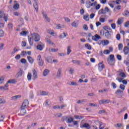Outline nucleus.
Returning <instances> with one entry per match:
<instances>
[{
    "label": "nucleus",
    "mask_w": 129,
    "mask_h": 129,
    "mask_svg": "<svg viewBox=\"0 0 129 129\" xmlns=\"http://www.w3.org/2000/svg\"><path fill=\"white\" fill-rule=\"evenodd\" d=\"M111 85L114 89H115V88H116V84H115V83L112 82L111 83Z\"/></svg>",
    "instance_id": "13d9d810"
},
{
    "label": "nucleus",
    "mask_w": 129,
    "mask_h": 129,
    "mask_svg": "<svg viewBox=\"0 0 129 129\" xmlns=\"http://www.w3.org/2000/svg\"><path fill=\"white\" fill-rule=\"evenodd\" d=\"M122 20H123V17H121L120 18H119L117 20V24L118 25H121V24H122V23L123 22V21H122Z\"/></svg>",
    "instance_id": "6ab92c4d"
},
{
    "label": "nucleus",
    "mask_w": 129,
    "mask_h": 129,
    "mask_svg": "<svg viewBox=\"0 0 129 129\" xmlns=\"http://www.w3.org/2000/svg\"><path fill=\"white\" fill-rule=\"evenodd\" d=\"M85 47L87 48L88 50H91L92 49L91 45L88 43L86 44Z\"/></svg>",
    "instance_id": "c9c22d12"
},
{
    "label": "nucleus",
    "mask_w": 129,
    "mask_h": 129,
    "mask_svg": "<svg viewBox=\"0 0 129 129\" xmlns=\"http://www.w3.org/2000/svg\"><path fill=\"white\" fill-rule=\"evenodd\" d=\"M117 59H118V60H119V61L121 60V55H120L119 54H117Z\"/></svg>",
    "instance_id": "0e129e2a"
},
{
    "label": "nucleus",
    "mask_w": 129,
    "mask_h": 129,
    "mask_svg": "<svg viewBox=\"0 0 129 129\" xmlns=\"http://www.w3.org/2000/svg\"><path fill=\"white\" fill-rule=\"evenodd\" d=\"M109 60H112L114 61V60H115L114 55L113 54H110V59Z\"/></svg>",
    "instance_id": "864d4df0"
},
{
    "label": "nucleus",
    "mask_w": 129,
    "mask_h": 129,
    "mask_svg": "<svg viewBox=\"0 0 129 129\" xmlns=\"http://www.w3.org/2000/svg\"><path fill=\"white\" fill-rule=\"evenodd\" d=\"M102 45L103 46H107V45L109 44V41L107 40H102Z\"/></svg>",
    "instance_id": "4468645a"
},
{
    "label": "nucleus",
    "mask_w": 129,
    "mask_h": 129,
    "mask_svg": "<svg viewBox=\"0 0 129 129\" xmlns=\"http://www.w3.org/2000/svg\"><path fill=\"white\" fill-rule=\"evenodd\" d=\"M62 121H68V117L67 116H64L61 118Z\"/></svg>",
    "instance_id": "4c0bfd02"
},
{
    "label": "nucleus",
    "mask_w": 129,
    "mask_h": 129,
    "mask_svg": "<svg viewBox=\"0 0 129 129\" xmlns=\"http://www.w3.org/2000/svg\"><path fill=\"white\" fill-rule=\"evenodd\" d=\"M104 30L106 31V30H109V31H111V28L108 26H105L103 27Z\"/></svg>",
    "instance_id": "603ef678"
},
{
    "label": "nucleus",
    "mask_w": 129,
    "mask_h": 129,
    "mask_svg": "<svg viewBox=\"0 0 129 129\" xmlns=\"http://www.w3.org/2000/svg\"><path fill=\"white\" fill-rule=\"evenodd\" d=\"M73 120H74V119L71 117L70 118H68V121H67V122L68 123H71V122H73Z\"/></svg>",
    "instance_id": "7c9ffc66"
},
{
    "label": "nucleus",
    "mask_w": 129,
    "mask_h": 129,
    "mask_svg": "<svg viewBox=\"0 0 129 129\" xmlns=\"http://www.w3.org/2000/svg\"><path fill=\"white\" fill-rule=\"evenodd\" d=\"M124 16H125L126 17H127V16H129V11H125Z\"/></svg>",
    "instance_id": "774afa93"
},
{
    "label": "nucleus",
    "mask_w": 129,
    "mask_h": 129,
    "mask_svg": "<svg viewBox=\"0 0 129 129\" xmlns=\"http://www.w3.org/2000/svg\"><path fill=\"white\" fill-rule=\"evenodd\" d=\"M83 28L84 29H85V31L88 30V26L86 24L84 25Z\"/></svg>",
    "instance_id": "3c124183"
},
{
    "label": "nucleus",
    "mask_w": 129,
    "mask_h": 129,
    "mask_svg": "<svg viewBox=\"0 0 129 129\" xmlns=\"http://www.w3.org/2000/svg\"><path fill=\"white\" fill-rule=\"evenodd\" d=\"M33 7L35 10H36V11L38 12V3L37 2H34V4H33Z\"/></svg>",
    "instance_id": "f704fd0d"
},
{
    "label": "nucleus",
    "mask_w": 129,
    "mask_h": 129,
    "mask_svg": "<svg viewBox=\"0 0 129 129\" xmlns=\"http://www.w3.org/2000/svg\"><path fill=\"white\" fill-rule=\"evenodd\" d=\"M123 52L124 55H127L128 54V47L125 46L123 48Z\"/></svg>",
    "instance_id": "2eb2a0df"
},
{
    "label": "nucleus",
    "mask_w": 129,
    "mask_h": 129,
    "mask_svg": "<svg viewBox=\"0 0 129 129\" xmlns=\"http://www.w3.org/2000/svg\"><path fill=\"white\" fill-rule=\"evenodd\" d=\"M125 88V86H124L123 84H120L119 86V88L122 89V90H124V88Z\"/></svg>",
    "instance_id": "5fc2aeb1"
},
{
    "label": "nucleus",
    "mask_w": 129,
    "mask_h": 129,
    "mask_svg": "<svg viewBox=\"0 0 129 129\" xmlns=\"http://www.w3.org/2000/svg\"><path fill=\"white\" fill-rule=\"evenodd\" d=\"M32 72H33V77H34L33 78V80H36V79H37L38 78V75L37 74V71H35V69H34L32 71Z\"/></svg>",
    "instance_id": "0eeeda50"
},
{
    "label": "nucleus",
    "mask_w": 129,
    "mask_h": 129,
    "mask_svg": "<svg viewBox=\"0 0 129 129\" xmlns=\"http://www.w3.org/2000/svg\"><path fill=\"white\" fill-rule=\"evenodd\" d=\"M2 18H4L5 22L8 21V16L5 15V12L4 11H0V18L2 19Z\"/></svg>",
    "instance_id": "7ed1b4c3"
},
{
    "label": "nucleus",
    "mask_w": 129,
    "mask_h": 129,
    "mask_svg": "<svg viewBox=\"0 0 129 129\" xmlns=\"http://www.w3.org/2000/svg\"><path fill=\"white\" fill-rule=\"evenodd\" d=\"M122 126V124H121V123H117L116 124L114 125V126H115V127H121Z\"/></svg>",
    "instance_id": "4d7b16f0"
},
{
    "label": "nucleus",
    "mask_w": 129,
    "mask_h": 129,
    "mask_svg": "<svg viewBox=\"0 0 129 129\" xmlns=\"http://www.w3.org/2000/svg\"><path fill=\"white\" fill-rule=\"evenodd\" d=\"M40 95L41 96H44V95H48V94H49V93H48L47 92H46L45 91H40Z\"/></svg>",
    "instance_id": "473e14b6"
},
{
    "label": "nucleus",
    "mask_w": 129,
    "mask_h": 129,
    "mask_svg": "<svg viewBox=\"0 0 129 129\" xmlns=\"http://www.w3.org/2000/svg\"><path fill=\"white\" fill-rule=\"evenodd\" d=\"M32 38L35 42H39L40 41V35L38 33H33L32 34Z\"/></svg>",
    "instance_id": "f257e3e1"
},
{
    "label": "nucleus",
    "mask_w": 129,
    "mask_h": 129,
    "mask_svg": "<svg viewBox=\"0 0 129 129\" xmlns=\"http://www.w3.org/2000/svg\"><path fill=\"white\" fill-rule=\"evenodd\" d=\"M37 61L38 63L39 66H43L44 65V60L42 59V57L41 56V55H39L37 56Z\"/></svg>",
    "instance_id": "f03ea898"
},
{
    "label": "nucleus",
    "mask_w": 129,
    "mask_h": 129,
    "mask_svg": "<svg viewBox=\"0 0 129 129\" xmlns=\"http://www.w3.org/2000/svg\"><path fill=\"white\" fill-rule=\"evenodd\" d=\"M21 55L22 56H25V55H27V51L24 50L22 51Z\"/></svg>",
    "instance_id": "bf43d9fd"
},
{
    "label": "nucleus",
    "mask_w": 129,
    "mask_h": 129,
    "mask_svg": "<svg viewBox=\"0 0 129 129\" xmlns=\"http://www.w3.org/2000/svg\"><path fill=\"white\" fill-rule=\"evenodd\" d=\"M46 61L48 63H52V57L49 56L45 58Z\"/></svg>",
    "instance_id": "cd10ccee"
},
{
    "label": "nucleus",
    "mask_w": 129,
    "mask_h": 129,
    "mask_svg": "<svg viewBox=\"0 0 129 129\" xmlns=\"http://www.w3.org/2000/svg\"><path fill=\"white\" fill-rule=\"evenodd\" d=\"M6 103V100L5 99H0V104Z\"/></svg>",
    "instance_id": "680f3d73"
},
{
    "label": "nucleus",
    "mask_w": 129,
    "mask_h": 129,
    "mask_svg": "<svg viewBox=\"0 0 129 129\" xmlns=\"http://www.w3.org/2000/svg\"><path fill=\"white\" fill-rule=\"evenodd\" d=\"M5 35V32H4V31L3 30L0 29V37H4Z\"/></svg>",
    "instance_id": "09e8293b"
},
{
    "label": "nucleus",
    "mask_w": 129,
    "mask_h": 129,
    "mask_svg": "<svg viewBox=\"0 0 129 129\" xmlns=\"http://www.w3.org/2000/svg\"><path fill=\"white\" fill-rule=\"evenodd\" d=\"M49 71L48 69L44 70V71L43 73V76H47V75H48V73H49Z\"/></svg>",
    "instance_id": "c85d7f7f"
},
{
    "label": "nucleus",
    "mask_w": 129,
    "mask_h": 129,
    "mask_svg": "<svg viewBox=\"0 0 129 129\" xmlns=\"http://www.w3.org/2000/svg\"><path fill=\"white\" fill-rule=\"evenodd\" d=\"M123 92L122 91H121L120 89H118L117 90L116 92H115V94H117V93H120V94H121V93H122Z\"/></svg>",
    "instance_id": "052dcab7"
},
{
    "label": "nucleus",
    "mask_w": 129,
    "mask_h": 129,
    "mask_svg": "<svg viewBox=\"0 0 129 129\" xmlns=\"http://www.w3.org/2000/svg\"><path fill=\"white\" fill-rule=\"evenodd\" d=\"M106 111L105 110H100L99 111H98V113L99 114H101L102 113H105Z\"/></svg>",
    "instance_id": "6e6d98bb"
},
{
    "label": "nucleus",
    "mask_w": 129,
    "mask_h": 129,
    "mask_svg": "<svg viewBox=\"0 0 129 129\" xmlns=\"http://www.w3.org/2000/svg\"><path fill=\"white\" fill-rule=\"evenodd\" d=\"M20 62L21 63H22L23 64H26V63H27V60H26L25 58H22L21 60H20Z\"/></svg>",
    "instance_id": "de8ad7c7"
},
{
    "label": "nucleus",
    "mask_w": 129,
    "mask_h": 129,
    "mask_svg": "<svg viewBox=\"0 0 129 129\" xmlns=\"http://www.w3.org/2000/svg\"><path fill=\"white\" fill-rule=\"evenodd\" d=\"M104 54H105V55H108V54H109L110 53V51H109V50H104L103 51Z\"/></svg>",
    "instance_id": "49530a36"
},
{
    "label": "nucleus",
    "mask_w": 129,
    "mask_h": 129,
    "mask_svg": "<svg viewBox=\"0 0 129 129\" xmlns=\"http://www.w3.org/2000/svg\"><path fill=\"white\" fill-rule=\"evenodd\" d=\"M68 35V34L64 32L63 33L62 35L60 34L59 36V39H63V38H66V37H67V36Z\"/></svg>",
    "instance_id": "b1692460"
},
{
    "label": "nucleus",
    "mask_w": 129,
    "mask_h": 129,
    "mask_svg": "<svg viewBox=\"0 0 129 129\" xmlns=\"http://www.w3.org/2000/svg\"><path fill=\"white\" fill-rule=\"evenodd\" d=\"M109 100H100L99 101V104H107L109 103Z\"/></svg>",
    "instance_id": "39448f33"
},
{
    "label": "nucleus",
    "mask_w": 129,
    "mask_h": 129,
    "mask_svg": "<svg viewBox=\"0 0 129 129\" xmlns=\"http://www.w3.org/2000/svg\"><path fill=\"white\" fill-rule=\"evenodd\" d=\"M46 41L48 43V44H50V45H54V43L52 42L50 39L46 38Z\"/></svg>",
    "instance_id": "37998d69"
},
{
    "label": "nucleus",
    "mask_w": 129,
    "mask_h": 129,
    "mask_svg": "<svg viewBox=\"0 0 129 129\" xmlns=\"http://www.w3.org/2000/svg\"><path fill=\"white\" fill-rule=\"evenodd\" d=\"M106 14V12L103 9L100 10L98 12V15H101V14L105 15Z\"/></svg>",
    "instance_id": "aec40b11"
},
{
    "label": "nucleus",
    "mask_w": 129,
    "mask_h": 129,
    "mask_svg": "<svg viewBox=\"0 0 129 129\" xmlns=\"http://www.w3.org/2000/svg\"><path fill=\"white\" fill-rule=\"evenodd\" d=\"M119 76L122 77V78H125V77H126V75H125V74L123 72H120L119 74Z\"/></svg>",
    "instance_id": "bb28decb"
},
{
    "label": "nucleus",
    "mask_w": 129,
    "mask_h": 129,
    "mask_svg": "<svg viewBox=\"0 0 129 129\" xmlns=\"http://www.w3.org/2000/svg\"><path fill=\"white\" fill-rule=\"evenodd\" d=\"M84 20L85 21H89V15H84Z\"/></svg>",
    "instance_id": "ea45409f"
},
{
    "label": "nucleus",
    "mask_w": 129,
    "mask_h": 129,
    "mask_svg": "<svg viewBox=\"0 0 129 129\" xmlns=\"http://www.w3.org/2000/svg\"><path fill=\"white\" fill-rule=\"evenodd\" d=\"M27 79L28 81H31L32 80V74L28 73L27 75Z\"/></svg>",
    "instance_id": "c756f323"
},
{
    "label": "nucleus",
    "mask_w": 129,
    "mask_h": 129,
    "mask_svg": "<svg viewBox=\"0 0 129 129\" xmlns=\"http://www.w3.org/2000/svg\"><path fill=\"white\" fill-rule=\"evenodd\" d=\"M70 85H71L72 86H77V83L75 82H72L71 84H70Z\"/></svg>",
    "instance_id": "8fccbe9b"
},
{
    "label": "nucleus",
    "mask_w": 129,
    "mask_h": 129,
    "mask_svg": "<svg viewBox=\"0 0 129 129\" xmlns=\"http://www.w3.org/2000/svg\"><path fill=\"white\" fill-rule=\"evenodd\" d=\"M75 118L76 119H82V118H84V116H81V115H74Z\"/></svg>",
    "instance_id": "393cba45"
},
{
    "label": "nucleus",
    "mask_w": 129,
    "mask_h": 129,
    "mask_svg": "<svg viewBox=\"0 0 129 129\" xmlns=\"http://www.w3.org/2000/svg\"><path fill=\"white\" fill-rule=\"evenodd\" d=\"M98 69L100 71H102V70L104 69L105 66L104 64H102V62H100L98 64Z\"/></svg>",
    "instance_id": "1a4fd4ad"
},
{
    "label": "nucleus",
    "mask_w": 129,
    "mask_h": 129,
    "mask_svg": "<svg viewBox=\"0 0 129 129\" xmlns=\"http://www.w3.org/2000/svg\"><path fill=\"white\" fill-rule=\"evenodd\" d=\"M28 41H29V44L30 45V46H33V40H32V37H30L28 38Z\"/></svg>",
    "instance_id": "c03bdc74"
},
{
    "label": "nucleus",
    "mask_w": 129,
    "mask_h": 129,
    "mask_svg": "<svg viewBox=\"0 0 129 129\" xmlns=\"http://www.w3.org/2000/svg\"><path fill=\"white\" fill-rule=\"evenodd\" d=\"M36 49L39 51H42L43 49H44V44H38L36 46Z\"/></svg>",
    "instance_id": "f8f14e48"
},
{
    "label": "nucleus",
    "mask_w": 129,
    "mask_h": 129,
    "mask_svg": "<svg viewBox=\"0 0 129 129\" xmlns=\"http://www.w3.org/2000/svg\"><path fill=\"white\" fill-rule=\"evenodd\" d=\"M21 35H22L23 36H26V35H27V34H29V32L26 31H22L21 33H20Z\"/></svg>",
    "instance_id": "58836bf2"
},
{
    "label": "nucleus",
    "mask_w": 129,
    "mask_h": 129,
    "mask_svg": "<svg viewBox=\"0 0 129 129\" xmlns=\"http://www.w3.org/2000/svg\"><path fill=\"white\" fill-rule=\"evenodd\" d=\"M100 4H98L95 6V9L96 10H99V9H100Z\"/></svg>",
    "instance_id": "69168bd1"
},
{
    "label": "nucleus",
    "mask_w": 129,
    "mask_h": 129,
    "mask_svg": "<svg viewBox=\"0 0 129 129\" xmlns=\"http://www.w3.org/2000/svg\"><path fill=\"white\" fill-rule=\"evenodd\" d=\"M15 58L16 59V60H20V59H21V55L20 54H17L15 57Z\"/></svg>",
    "instance_id": "e2e57ef3"
},
{
    "label": "nucleus",
    "mask_w": 129,
    "mask_h": 129,
    "mask_svg": "<svg viewBox=\"0 0 129 129\" xmlns=\"http://www.w3.org/2000/svg\"><path fill=\"white\" fill-rule=\"evenodd\" d=\"M78 22H77V21H74L72 23V26L74 28H77V27H78Z\"/></svg>",
    "instance_id": "412c9836"
},
{
    "label": "nucleus",
    "mask_w": 129,
    "mask_h": 129,
    "mask_svg": "<svg viewBox=\"0 0 129 129\" xmlns=\"http://www.w3.org/2000/svg\"><path fill=\"white\" fill-rule=\"evenodd\" d=\"M20 8V5L19 4H16L14 5L13 8L15 9V10H18Z\"/></svg>",
    "instance_id": "a19ab883"
},
{
    "label": "nucleus",
    "mask_w": 129,
    "mask_h": 129,
    "mask_svg": "<svg viewBox=\"0 0 129 129\" xmlns=\"http://www.w3.org/2000/svg\"><path fill=\"white\" fill-rule=\"evenodd\" d=\"M72 63H73L74 64H75L76 65H80V61L78 60H72Z\"/></svg>",
    "instance_id": "4be33fe9"
},
{
    "label": "nucleus",
    "mask_w": 129,
    "mask_h": 129,
    "mask_svg": "<svg viewBox=\"0 0 129 129\" xmlns=\"http://www.w3.org/2000/svg\"><path fill=\"white\" fill-rule=\"evenodd\" d=\"M86 8H87L88 9H89L90 7H91V2H90V1H86Z\"/></svg>",
    "instance_id": "a211bd4d"
},
{
    "label": "nucleus",
    "mask_w": 129,
    "mask_h": 129,
    "mask_svg": "<svg viewBox=\"0 0 129 129\" xmlns=\"http://www.w3.org/2000/svg\"><path fill=\"white\" fill-rule=\"evenodd\" d=\"M58 51H59V49H58V48H49V52H58Z\"/></svg>",
    "instance_id": "a878e982"
},
{
    "label": "nucleus",
    "mask_w": 129,
    "mask_h": 129,
    "mask_svg": "<svg viewBox=\"0 0 129 129\" xmlns=\"http://www.w3.org/2000/svg\"><path fill=\"white\" fill-rule=\"evenodd\" d=\"M81 128H83L84 127L85 128L89 129L90 128V125L88 123H85L82 126L81 125Z\"/></svg>",
    "instance_id": "ddd939ff"
},
{
    "label": "nucleus",
    "mask_w": 129,
    "mask_h": 129,
    "mask_svg": "<svg viewBox=\"0 0 129 129\" xmlns=\"http://www.w3.org/2000/svg\"><path fill=\"white\" fill-rule=\"evenodd\" d=\"M27 105H29V101L28 100H25L22 105V108L26 107Z\"/></svg>",
    "instance_id": "9b49d317"
},
{
    "label": "nucleus",
    "mask_w": 129,
    "mask_h": 129,
    "mask_svg": "<svg viewBox=\"0 0 129 129\" xmlns=\"http://www.w3.org/2000/svg\"><path fill=\"white\" fill-rule=\"evenodd\" d=\"M71 52H72V50H71V46H68L67 48V55H69Z\"/></svg>",
    "instance_id": "72a5a7b5"
},
{
    "label": "nucleus",
    "mask_w": 129,
    "mask_h": 129,
    "mask_svg": "<svg viewBox=\"0 0 129 129\" xmlns=\"http://www.w3.org/2000/svg\"><path fill=\"white\" fill-rule=\"evenodd\" d=\"M21 110H20V114H19L20 115H25L26 113H27V111L26 110V109H25V107H22V106L21 107Z\"/></svg>",
    "instance_id": "423d86ee"
},
{
    "label": "nucleus",
    "mask_w": 129,
    "mask_h": 129,
    "mask_svg": "<svg viewBox=\"0 0 129 129\" xmlns=\"http://www.w3.org/2000/svg\"><path fill=\"white\" fill-rule=\"evenodd\" d=\"M105 36L107 39L110 38L111 34L109 33V31L107 30V31L105 33Z\"/></svg>",
    "instance_id": "dca6fc26"
},
{
    "label": "nucleus",
    "mask_w": 129,
    "mask_h": 129,
    "mask_svg": "<svg viewBox=\"0 0 129 129\" xmlns=\"http://www.w3.org/2000/svg\"><path fill=\"white\" fill-rule=\"evenodd\" d=\"M27 60H28V62H29L30 64H33V63H34V61H35V59H34L32 56H27Z\"/></svg>",
    "instance_id": "9d476101"
},
{
    "label": "nucleus",
    "mask_w": 129,
    "mask_h": 129,
    "mask_svg": "<svg viewBox=\"0 0 129 129\" xmlns=\"http://www.w3.org/2000/svg\"><path fill=\"white\" fill-rule=\"evenodd\" d=\"M0 89L1 90H5V91H6L7 90H9V88H6V87L1 86L0 87Z\"/></svg>",
    "instance_id": "a18cd8bd"
},
{
    "label": "nucleus",
    "mask_w": 129,
    "mask_h": 129,
    "mask_svg": "<svg viewBox=\"0 0 129 129\" xmlns=\"http://www.w3.org/2000/svg\"><path fill=\"white\" fill-rule=\"evenodd\" d=\"M108 64L111 66L114 65V63H115V61L114 60H112L110 59H108Z\"/></svg>",
    "instance_id": "2f4dec72"
},
{
    "label": "nucleus",
    "mask_w": 129,
    "mask_h": 129,
    "mask_svg": "<svg viewBox=\"0 0 129 129\" xmlns=\"http://www.w3.org/2000/svg\"><path fill=\"white\" fill-rule=\"evenodd\" d=\"M100 39H101V37L98 34H96L95 36L92 37V40H93V41H97L98 40H100Z\"/></svg>",
    "instance_id": "20e7f679"
},
{
    "label": "nucleus",
    "mask_w": 129,
    "mask_h": 129,
    "mask_svg": "<svg viewBox=\"0 0 129 129\" xmlns=\"http://www.w3.org/2000/svg\"><path fill=\"white\" fill-rule=\"evenodd\" d=\"M42 14L44 19H45V20H46V22H50V18H48V16H47V14H46L45 12L44 11L42 12Z\"/></svg>",
    "instance_id": "6e6552de"
},
{
    "label": "nucleus",
    "mask_w": 129,
    "mask_h": 129,
    "mask_svg": "<svg viewBox=\"0 0 129 129\" xmlns=\"http://www.w3.org/2000/svg\"><path fill=\"white\" fill-rule=\"evenodd\" d=\"M118 50H119V51L122 50V48H123V45H122V43H119L118 45Z\"/></svg>",
    "instance_id": "79ce46f5"
},
{
    "label": "nucleus",
    "mask_w": 129,
    "mask_h": 129,
    "mask_svg": "<svg viewBox=\"0 0 129 129\" xmlns=\"http://www.w3.org/2000/svg\"><path fill=\"white\" fill-rule=\"evenodd\" d=\"M16 82V81L15 79H10L8 81V83H9L10 84H15Z\"/></svg>",
    "instance_id": "5701e85b"
},
{
    "label": "nucleus",
    "mask_w": 129,
    "mask_h": 129,
    "mask_svg": "<svg viewBox=\"0 0 129 129\" xmlns=\"http://www.w3.org/2000/svg\"><path fill=\"white\" fill-rule=\"evenodd\" d=\"M62 72L61 68L59 69L58 70L57 73V76L59 78L61 76V72Z\"/></svg>",
    "instance_id": "e433bc0d"
},
{
    "label": "nucleus",
    "mask_w": 129,
    "mask_h": 129,
    "mask_svg": "<svg viewBox=\"0 0 129 129\" xmlns=\"http://www.w3.org/2000/svg\"><path fill=\"white\" fill-rule=\"evenodd\" d=\"M23 72H24L23 69H20L19 72L17 73L18 77H21L23 75Z\"/></svg>",
    "instance_id": "f3484780"
},
{
    "label": "nucleus",
    "mask_w": 129,
    "mask_h": 129,
    "mask_svg": "<svg viewBox=\"0 0 129 129\" xmlns=\"http://www.w3.org/2000/svg\"><path fill=\"white\" fill-rule=\"evenodd\" d=\"M55 117H61L62 116V114L61 113H57L55 115Z\"/></svg>",
    "instance_id": "338daca9"
}]
</instances>
